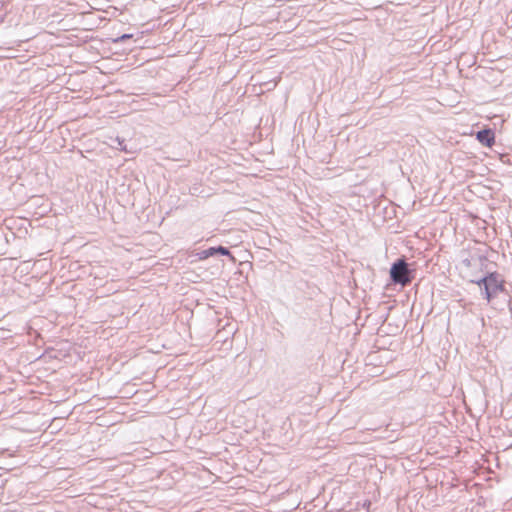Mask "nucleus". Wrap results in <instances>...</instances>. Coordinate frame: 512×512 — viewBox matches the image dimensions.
Returning a JSON list of instances; mask_svg holds the SVG:
<instances>
[{
    "label": "nucleus",
    "mask_w": 512,
    "mask_h": 512,
    "mask_svg": "<svg viewBox=\"0 0 512 512\" xmlns=\"http://www.w3.org/2000/svg\"><path fill=\"white\" fill-rule=\"evenodd\" d=\"M474 282L479 286L481 294L488 302L504 290L503 280L497 273H490Z\"/></svg>",
    "instance_id": "f257e3e1"
},
{
    "label": "nucleus",
    "mask_w": 512,
    "mask_h": 512,
    "mask_svg": "<svg viewBox=\"0 0 512 512\" xmlns=\"http://www.w3.org/2000/svg\"><path fill=\"white\" fill-rule=\"evenodd\" d=\"M130 38H132L131 34H123L122 36L115 39V42H124L125 40L130 39Z\"/></svg>",
    "instance_id": "423d86ee"
},
{
    "label": "nucleus",
    "mask_w": 512,
    "mask_h": 512,
    "mask_svg": "<svg viewBox=\"0 0 512 512\" xmlns=\"http://www.w3.org/2000/svg\"><path fill=\"white\" fill-rule=\"evenodd\" d=\"M118 144H119V149L125 150V146H123V142L122 141H118Z\"/></svg>",
    "instance_id": "0eeeda50"
},
{
    "label": "nucleus",
    "mask_w": 512,
    "mask_h": 512,
    "mask_svg": "<svg viewBox=\"0 0 512 512\" xmlns=\"http://www.w3.org/2000/svg\"><path fill=\"white\" fill-rule=\"evenodd\" d=\"M202 254H203L202 258H208V257L214 256L217 254L216 247H210V248L204 250L202 252Z\"/></svg>",
    "instance_id": "39448f33"
},
{
    "label": "nucleus",
    "mask_w": 512,
    "mask_h": 512,
    "mask_svg": "<svg viewBox=\"0 0 512 512\" xmlns=\"http://www.w3.org/2000/svg\"><path fill=\"white\" fill-rule=\"evenodd\" d=\"M494 133L490 129H484L477 132V139L485 146H491L494 143Z\"/></svg>",
    "instance_id": "7ed1b4c3"
},
{
    "label": "nucleus",
    "mask_w": 512,
    "mask_h": 512,
    "mask_svg": "<svg viewBox=\"0 0 512 512\" xmlns=\"http://www.w3.org/2000/svg\"><path fill=\"white\" fill-rule=\"evenodd\" d=\"M216 253L220 254V255H224V256H230L231 258H233V256L231 255L229 249L224 247V246L216 247Z\"/></svg>",
    "instance_id": "20e7f679"
},
{
    "label": "nucleus",
    "mask_w": 512,
    "mask_h": 512,
    "mask_svg": "<svg viewBox=\"0 0 512 512\" xmlns=\"http://www.w3.org/2000/svg\"><path fill=\"white\" fill-rule=\"evenodd\" d=\"M390 278L394 284L407 286L412 282V270L403 258L397 259L390 268Z\"/></svg>",
    "instance_id": "f03ea898"
}]
</instances>
